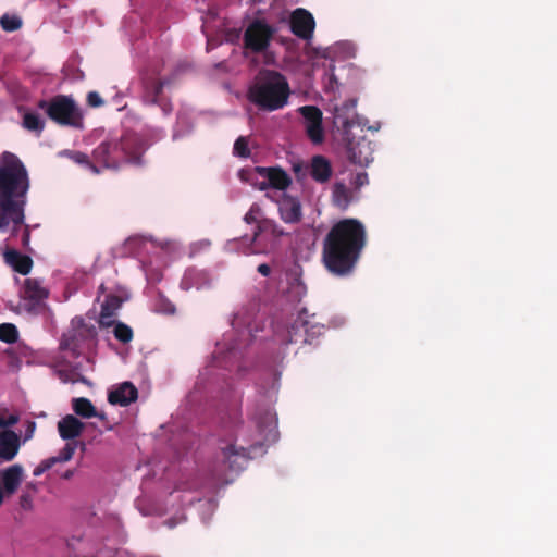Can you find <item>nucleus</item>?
Instances as JSON below:
<instances>
[{"label":"nucleus","instance_id":"obj_6","mask_svg":"<svg viewBox=\"0 0 557 557\" xmlns=\"http://www.w3.org/2000/svg\"><path fill=\"white\" fill-rule=\"evenodd\" d=\"M161 70L154 69L151 73H143L141 75V100L145 104L158 106L165 115L172 112L173 106L171 100L164 96L163 88L170 82L159 78Z\"/></svg>","mask_w":557,"mask_h":557},{"label":"nucleus","instance_id":"obj_9","mask_svg":"<svg viewBox=\"0 0 557 557\" xmlns=\"http://www.w3.org/2000/svg\"><path fill=\"white\" fill-rule=\"evenodd\" d=\"M48 295L49 292L42 286L40 280L26 278L21 290L22 308L29 314H37Z\"/></svg>","mask_w":557,"mask_h":557},{"label":"nucleus","instance_id":"obj_49","mask_svg":"<svg viewBox=\"0 0 557 557\" xmlns=\"http://www.w3.org/2000/svg\"><path fill=\"white\" fill-rule=\"evenodd\" d=\"M343 125H344V126H348V125H349V122H348V121H344V122H343Z\"/></svg>","mask_w":557,"mask_h":557},{"label":"nucleus","instance_id":"obj_32","mask_svg":"<svg viewBox=\"0 0 557 557\" xmlns=\"http://www.w3.org/2000/svg\"><path fill=\"white\" fill-rule=\"evenodd\" d=\"M233 152L235 156L240 158H248L250 156L248 138L245 136H239L234 143Z\"/></svg>","mask_w":557,"mask_h":557},{"label":"nucleus","instance_id":"obj_46","mask_svg":"<svg viewBox=\"0 0 557 557\" xmlns=\"http://www.w3.org/2000/svg\"><path fill=\"white\" fill-rule=\"evenodd\" d=\"M140 240H141V238H140V237H133V238H129V239H128V244L131 245V244H133V243H137V242H140Z\"/></svg>","mask_w":557,"mask_h":557},{"label":"nucleus","instance_id":"obj_12","mask_svg":"<svg viewBox=\"0 0 557 557\" xmlns=\"http://www.w3.org/2000/svg\"><path fill=\"white\" fill-rule=\"evenodd\" d=\"M255 172L265 178V181L259 185L260 190L268 189L269 187L285 190L292 184L289 175L281 168L257 166L255 168Z\"/></svg>","mask_w":557,"mask_h":557},{"label":"nucleus","instance_id":"obj_8","mask_svg":"<svg viewBox=\"0 0 557 557\" xmlns=\"http://www.w3.org/2000/svg\"><path fill=\"white\" fill-rule=\"evenodd\" d=\"M273 33V28L264 21H253L244 33L245 48L256 53L263 52L268 49Z\"/></svg>","mask_w":557,"mask_h":557},{"label":"nucleus","instance_id":"obj_45","mask_svg":"<svg viewBox=\"0 0 557 557\" xmlns=\"http://www.w3.org/2000/svg\"><path fill=\"white\" fill-rule=\"evenodd\" d=\"M165 524L171 529L175 527V522L172 519L166 520Z\"/></svg>","mask_w":557,"mask_h":557},{"label":"nucleus","instance_id":"obj_22","mask_svg":"<svg viewBox=\"0 0 557 557\" xmlns=\"http://www.w3.org/2000/svg\"><path fill=\"white\" fill-rule=\"evenodd\" d=\"M355 198H357L355 191L348 188L344 182H336L333 185L332 201L337 208L347 209Z\"/></svg>","mask_w":557,"mask_h":557},{"label":"nucleus","instance_id":"obj_42","mask_svg":"<svg viewBox=\"0 0 557 557\" xmlns=\"http://www.w3.org/2000/svg\"><path fill=\"white\" fill-rule=\"evenodd\" d=\"M258 272L263 276H269L271 273V268L267 263H261L257 268Z\"/></svg>","mask_w":557,"mask_h":557},{"label":"nucleus","instance_id":"obj_2","mask_svg":"<svg viewBox=\"0 0 557 557\" xmlns=\"http://www.w3.org/2000/svg\"><path fill=\"white\" fill-rule=\"evenodd\" d=\"M29 189L28 172L20 158L4 151L0 158V230L10 221L14 226L24 223V207Z\"/></svg>","mask_w":557,"mask_h":557},{"label":"nucleus","instance_id":"obj_17","mask_svg":"<svg viewBox=\"0 0 557 557\" xmlns=\"http://www.w3.org/2000/svg\"><path fill=\"white\" fill-rule=\"evenodd\" d=\"M20 436L14 431H0V465L12 461L20 450Z\"/></svg>","mask_w":557,"mask_h":557},{"label":"nucleus","instance_id":"obj_20","mask_svg":"<svg viewBox=\"0 0 557 557\" xmlns=\"http://www.w3.org/2000/svg\"><path fill=\"white\" fill-rule=\"evenodd\" d=\"M333 173L330 161L323 156H314L310 163V175L318 183H326Z\"/></svg>","mask_w":557,"mask_h":557},{"label":"nucleus","instance_id":"obj_15","mask_svg":"<svg viewBox=\"0 0 557 557\" xmlns=\"http://www.w3.org/2000/svg\"><path fill=\"white\" fill-rule=\"evenodd\" d=\"M24 476V469L21 465L15 463L5 469L0 470V483L7 497H11L18 490Z\"/></svg>","mask_w":557,"mask_h":557},{"label":"nucleus","instance_id":"obj_23","mask_svg":"<svg viewBox=\"0 0 557 557\" xmlns=\"http://www.w3.org/2000/svg\"><path fill=\"white\" fill-rule=\"evenodd\" d=\"M264 234L278 238L284 236L285 232L275 221L264 218L258 221V225H256V230L251 237V243H256Z\"/></svg>","mask_w":557,"mask_h":557},{"label":"nucleus","instance_id":"obj_36","mask_svg":"<svg viewBox=\"0 0 557 557\" xmlns=\"http://www.w3.org/2000/svg\"><path fill=\"white\" fill-rule=\"evenodd\" d=\"M87 104L91 108H99L104 104V101L97 91H89L87 94Z\"/></svg>","mask_w":557,"mask_h":557},{"label":"nucleus","instance_id":"obj_40","mask_svg":"<svg viewBox=\"0 0 557 557\" xmlns=\"http://www.w3.org/2000/svg\"><path fill=\"white\" fill-rule=\"evenodd\" d=\"M35 429H36V423L34 421H28L26 431H25V440H29L33 437Z\"/></svg>","mask_w":557,"mask_h":557},{"label":"nucleus","instance_id":"obj_31","mask_svg":"<svg viewBox=\"0 0 557 557\" xmlns=\"http://www.w3.org/2000/svg\"><path fill=\"white\" fill-rule=\"evenodd\" d=\"M70 158L77 164L85 165L90 169L95 174H99L100 170L98 166L89 160V157L81 151H72L70 152Z\"/></svg>","mask_w":557,"mask_h":557},{"label":"nucleus","instance_id":"obj_1","mask_svg":"<svg viewBox=\"0 0 557 557\" xmlns=\"http://www.w3.org/2000/svg\"><path fill=\"white\" fill-rule=\"evenodd\" d=\"M367 245V231L357 219L347 218L334 223L322 243V262L337 276L349 275Z\"/></svg>","mask_w":557,"mask_h":557},{"label":"nucleus","instance_id":"obj_7","mask_svg":"<svg viewBox=\"0 0 557 557\" xmlns=\"http://www.w3.org/2000/svg\"><path fill=\"white\" fill-rule=\"evenodd\" d=\"M324 325L315 321V315H309L302 308L287 331L286 344H312L323 333Z\"/></svg>","mask_w":557,"mask_h":557},{"label":"nucleus","instance_id":"obj_28","mask_svg":"<svg viewBox=\"0 0 557 557\" xmlns=\"http://www.w3.org/2000/svg\"><path fill=\"white\" fill-rule=\"evenodd\" d=\"M113 335L119 342L127 344L133 339L134 333L132 327L127 324L116 322L114 323Z\"/></svg>","mask_w":557,"mask_h":557},{"label":"nucleus","instance_id":"obj_3","mask_svg":"<svg viewBox=\"0 0 557 557\" xmlns=\"http://www.w3.org/2000/svg\"><path fill=\"white\" fill-rule=\"evenodd\" d=\"M146 140L136 133L126 132L119 139L102 141L92 151L94 161L106 169L117 170L124 163L143 165Z\"/></svg>","mask_w":557,"mask_h":557},{"label":"nucleus","instance_id":"obj_19","mask_svg":"<svg viewBox=\"0 0 557 557\" xmlns=\"http://www.w3.org/2000/svg\"><path fill=\"white\" fill-rule=\"evenodd\" d=\"M84 429L85 424L73 414H66L58 422L59 435L64 441H75Z\"/></svg>","mask_w":557,"mask_h":557},{"label":"nucleus","instance_id":"obj_27","mask_svg":"<svg viewBox=\"0 0 557 557\" xmlns=\"http://www.w3.org/2000/svg\"><path fill=\"white\" fill-rule=\"evenodd\" d=\"M23 127L30 132L40 134L44 131L45 122L35 112H25L23 115Z\"/></svg>","mask_w":557,"mask_h":557},{"label":"nucleus","instance_id":"obj_48","mask_svg":"<svg viewBox=\"0 0 557 557\" xmlns=\"http://www.w3.org/2000/svg\"><path fill=\"white\" fill-rule=\"evenodd\" d=\"M350 106L354 108L356 106V101L355 100H351L350 101Z\"/></svg>","mask_w":557,"mask_h":557},{"label":"nucleus","instance_id":"obj_10","mask_svg":"<svg viewBox=\"0 0 557 557\" xmlns=\"http://www.w3.org/2000/svg\"><path fill=\"white\" fill-rule=\"evenodd\" d=\"M256 445L245 447L236 443H228L221 447V455L223 465L232 472L242 471L247 462L252 458L251 450Z\"/></svg>","mask_w":557,"mask_h":557},{"label":"nucleus","instance_id":"obj_33","mask_svg":"<svg viewBox=\"0 0 557 557\" xmlns=\"http://www.w3.org/2000/svg\"><path fill=\"white\" fill-rule=\"evenodd\" d=\"M351 184L354 186V191L357 194L360 188L369 184V177L366 172H359L355 175V177L351 181Z\"/></svg>","mask_w":557,"mask_h":557},{"label":"nucleus","instance_id":"obj_38","mask_svg":"<svg viewBox=\"0 0 557 557\" xmlns=\"http://www.w3.org/2000/svg\"><path fill=\"white\" fill-rule=\"evenodd\" d=\"M18 230H22V246L27 248L30 239L29 228L28 226H23V223L16 227L13 225V234H15Z\"/></svg>","mask_w":557,"mask_h":557},{"label":"nucleus","instance_id":"obj_44","mask_svg":"<svg viewBox=\"0 0 557 557\" xmlns=\"http://www.w3.org/2000/svg\"><path fill=\"white\" fill-rule=\"evenodd\" d=\"M214 475L219 481L228 482V479L225 478L222 473H219L216 470H214Z\"/></svg>","mask_w":557,"mask_h":557},{"label":"nucleus","instance_id":"obj_50","mask_svg":"<svg viewBox=\"0 0 557 557\" xmlns=\"http://www.w3.org/2000/svg\"><path fill=\"white\" fill-rule=\"evenodd\" d=\"M61 348H66V345L64 343H61Z\"/></svg>","mask_w":557,"mask_h":557},{"label":"nucleus","instance_id":"obj_39","mask_svg":"<svg viewBox=\"0 0 557 557\" xmlns=\"http://www.w3.org/2000/svg\"><path fill=\"white\" fill-rule=\"evenodd\" d=\"M32 496L27 493H24L20 496V506L25 509V510H28L32 508Z\"/></svg>","mask_w":557,"mask_h":557},{"label":"nucleus","instance_id":"obj_5","mask_svg":"<svg viewBox=\"0 0 557 557\" xmlns=\"http://www.w3.org/2000/svg\"><path fill=\"white\" fill-rule=\"evenodd\" d=\"M38 108L60 126L84 128V116L78 104L71 96L57 95L49 100H40Z\"/></svg>","mask_w":557,"mask_h":557},{"label":"nucleus","instance_id":"obj_11","mask_svg":"<svg viewBox=\"0 0 557 557\" xmlns=\"http://www.w3.org/2000/svg\"><path fill=\"white\" fill-rule=\"evenodd\" d=\"M298 111L304 119V126L308 138L315 145L322 144L324 140L322 111L315 106H304Z\"/></svg>","mask_w":557,"mask_h":557},{"label":"nucleus","instance_id":"obj_35","mask_svg":"<svg viewBox=\"0 0 557 557\" xmlns=\"http://www.w3.org/2000/svg\"><path fill=\"white\" fill-rule=\"evenodd\" d=\"M20 420V417L15 413L9 414L4 417L3 413H0V429L5 430L9 426L15 425Z\"/></svg>","mask_w":557,"mask_h":557},{"label":"nucleus","instance_id":"obj_18","mask_svg":"<svg viewBox=\"0 0 557 557\" xmlns=\"http://www.w3.org/2000/svg\"><path fill=\"white\" fill-rule=\"evenodd\" d=\"M138 397V391L131 382H123L115 388L111 389L108 394V401L111 405H119L122 407L128 406L134 403Z\"/></svg>","mask_w":557,"mask_h":557},{"label":"nucleus","instance_id":"obj_14","mask_svg":"<svg viewBox=\"0 0 557 557\" xmlns=\"http://www.w3.org/2000/svg\"><path fill=\"white\" fill-rule=\"evenodd\" d=\"M314 18L310 12L305 9H296L290 16V29L293 34L301 39L312 37L314 30Z\"/></svg>","mask_w":557,"mask_h":557},{"label":"nucleus","instance_id":"obj_47","mask_svg":"<svg viewBox=\"0 0 557 557\" xmlns=\"http://www.w3.org/2000/svg\"><path fill=\"white\" fill-rule=\"evenodd\" d=\"M73 475V471L69 470L64 473L63 478L64 479H70L71 476Z\"/></svg>","mask_w":557,"mask_h":557},{"label":"nucleus","instance_id":"obj_24","mask_svg":"<svg viewBox=\"0 0 557 557\" xmlns=\"http://www.w3.org/2000/svg\"><path fill=\"white\" fill-rule=\"evenodd\" d=\"M72 409L76 416L84 419H90L97 417L101 420L106 419L104 413H98L96 407L86 397H77L72 399Z\"/></svg>","mask_w":557,"mask_h":557},{"label":"nucleus","instance_id":"obj_13","mask_svg":"<svg viewBox=\"0 0 557 557\" xmlns=\"http://www.w3.org/2000/svg\"><path fill=\"white\" fill-rule=\"evenodd\" d=\"M346 150L348 160L354 164L367 166L373 161L372 144L366 137L349 140Z\"/></svg>","mask_w":557,"mask_h":557},{"label":"nucleus","instance_id":"obj_34","mask_svg":"<svg viewBox=\"0 0 557 557\" xmlns=\"http://www.w3.org/2000/svg\"><path fill=\"white\" fill-rule=\"evenodd\" d=\"M55 465V460L53 457L47 458L42 460L33 471L35 476L41 475L44 472L48 471Z\"/></svg>","mask_w":557,"mask_h":557},{"label":"nucleus","instance_id":"obj_26","mask_svg":"<svg viewBox=\"0 0 557 557\" xmlns=\"http://www.w3.org/2000/svg\"><path fill=\"white\" fill-rule=\"evenodd\" d=\"M81 447V449L84 451L86 449V445L84 442H76V441H67L65 446L59 451L57 456H53V459L55 460V463L58 462H66L73 458V455L77 447Z\"/></svg>","mask_w":557,"mask_h":557},{"label":"nucleus","instance_id":"obj_43","mask_svg":"<svg viewBox=\"0 0 557 557\" xmlns=\"http://www.w3.org/2000/svg\"><path fill=\"white\" fill-rule=\"evenodd\" d=\"M111 315H112V312L110 311L108 304L103 305L101 308V313H100L101 322H103V320L106 318L111 317Z\"/></svg>","mask_w":557,"mask_h":557},{"label":"nucleus","instance_id":"obj_16","mask_svg":"<svg viewBox=\"0 0 557 557\" xmlns=\"http://www.w3.org/2000/svg\"><path fill=\"white\" fill-rule=\"evenodd\" d=\"M278 212L281 219L288 224H296L302 218L300 201L296 197L286 194L278 201Z\"/></svg>","mask_w":557,"mask_h":557},{"label":"nucleus","instance_id":"obj_41","mask_svg":"<svg viewBox=\"0 0 557 557\" xmlns=\"http://www.w3.org/2000/svg\"><path fill=\"white\" fill-rule=\"evenodd\" d=\"M157 311L162 312V313H166V314H172L175 311V307H174V305L168 302V304L164 305V307L157 308Z\"/></svg>","mask_w":557,"mask_h":557},{"label":"nucleus","instance_id":"obj_25","mask_svg":"<svg viewBox=\"0 0 557 557\" xmlns=\"http://www.w3.org/2000/svg\"><path fill=\"white\" fill-rule=\"evenodd\" d=\"M255 421L260 432H273L276 428V416L272 409H265L262 413H255Z\"/></svg>","mask_w":557,"mask_h":557},{"label":"nucleus","instance_id":"obj_37","mask_svg":"<svg viewBox=\"0 0 557 557\" xmlns=\"http://www.w3.org/2000/svg\"><path fill=\"white\" fill-rule=\"evenodd\" d=\"M260 212V208L256 205L251 206V208L249 209V211L245 214L244 216V221L247 223V224H253L256 223L258 225V221H260L258 219V213Z\"/></svg>","mask_w":557,"mask_h":557},{"label":"nucleus","instance_id":"obj_21","mask_svg":"<svg viewBox=\"0 0 557 557\" xmlns=\"http://www.w3.org/2000/svg\"><path fill=\"white\" fill-rule=\"evenodd\" d=\"M5 262L13 268V270L22 275H27L33 267V260L26 255H22L15 249H8L4 252Z\"/></svg>","mask_w":557,"mask_h":557},{"label":"nucleus","instance_id":"obj_4","mask_svg":"<svg viewBox=\"0 0 557 557\" xmlns=\"http://www.w3.org/2000/svg\"><path fill=\"white\" fill-rule=\"evenodd\" d=\"M290 95L287 78L274 70H260L248 88V100L262 111L283 109Z\"/></svg>","mask_w":557,"mask_h":557},{"label":"nucleus","instance_id":"obj_30","mask_svg":"<svg viewBox=\"0 0 557 557\" xmlns=\"http://www.w3.org/2000/svg\"><path fill=\"white\" fill-rule=\"evenodd\" d=\"M0 25L5 32H15L22 27V20L15 15L4 14L0 17Z\"/></svg>","mask_w":557,"mask_h":557},{"label":"nucleus","instance_id":"obj_29","mask_svg":"<svg viewBox=\"0 0 557 557\" xmlns=\"http://www.w3.org/2000/svg\"><path fill=\"white\" fill-rule=\"evenodd\" d=\"M18 338V331L14 324L11 323H2L0 324V341L13 344Z\"/></svg>","mask_w":557,"mask_h":557}]
</instances>
